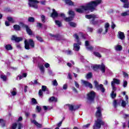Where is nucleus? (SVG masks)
<instances>
[{"mask_svg": "<svg viewBox=\"0 0 129 129\" xmlns=\"http://www.w3.org/2000/svg\"><path fill=\"white\" fill-rule=\"evenodd\" d=\"M102 2V0H95L91 1L86 5V6H81V8H78L76 9V12L79 13V14H83L84 11L86 14L89 13H92L94 12L96 9V7L100 5Z\"/></svg>", "mask_w": 129, "mask_h": 129, "instance_id": "nucleus-1", "label": "nucleus"}, {"mask_svg": "<svg viewBox=\"0 0 129 129\" xmlns=\"http://www.w3.org/2000/svg\"><path fill=\"white\" fill-rule=\"evenodd\" d=\"M97 110L95 113V116L97 119L95 121L93 125V129H99L101 128V125L105 124V122L102 120V109L101 107L98 106L96 108Z\"/></svg>", "mask_w": 129, "mask_h": 129, "instance_id": "nucleus-2", "label": "nucleus"}, {"mask_svg": "<svg viewBox=\"0 0 129 129\" xmlns=\"http://www.w3.org/2000/svg\"><path fill=\"white\" fill-rule=\"evenodd\" d=\"M25 49L26 50H30V46L31 48H35V41L32 39L28 40L25 39L24 41Z\"/></svg>", "mask_w": 129, "mask_h": 129, "instance_id": "nucleus-3", "label": "nucleus"}, {"mask_svg": "<svg viewBox=\"0 0 129 129\" xmlns=\"http://www.w3.org/2000/svg\"><path fill=\"white\" fill-rule=\"evenodd\" d=\"M96 96V94L94 91H92L87 94V99H88V100H89L91 103H94Z\"/></svg>", "mask_w": 129, "mask_h": 129, "instance_id": "nucleus-4", "label": "nucleus"}, {"mask_svg": "<svg viewBox=\"0 0 129 129\" xmlns=\"http://www.w3.org/2000/svg\"><path fill=\"white\" fill-rule=\"evenodd\" d=\"M92 69L94 71H97L98 69H100L102 73H105V66L103 63L100 64H95L93 66Z\"/></svg>", "mask_w": 129, "mask_h": 129, "instance_id": "nucleus-5", "label": "nucleus"}, {"mask_svg": "<svg viewBox=\"0 0 129 129\" xmlns=\"http://www.w3.org/2000/svg\"><path fill=\"white\" fill-rule=\"evenodd\" d=\"M19 25H21L22 28H25L26 31L28 35L29 36H32L33 35V31H32V29L30 28V27H29L28 25L25 24L23 22H22L19 23Z\"/></svg>", "mask_w": 129, "mask_h": 129, "instance_id": "nucleus-6", "label": "nucleus"}, {"mask_svg": "<svg viewBox=\"0 0 129 129\" xmlns=\"http://www.w3.org/2000/svg\"><path fill=\"white\" fill-rule=\"evenodd\" d=\"M28 5L29 7L38 9V5L37 4H39L40 2L37 0H28Z\"/></svg>", "mask_w": 129, "mask_h": 129, "instance_id": "nucleus-7", "label": "nucleus"}, {"mask_svg": "<svg viewBox=\"0 0 129 129\" xmlns=\"http://www.w3.org/2000/svg\"><path fill=\"white\" fill-rule=\"evenodd\" d=\"M49 36H50V37H53V38H54V40H56V41H61L63 40V38L62 37V36H61L59 34L54 35V34H52V33H50Z\"/></svg>", "mask_w": 129, "mask_h": 129, "instance_id": "nucleus-8", "label": "nucleus"}, {"mask_svg": "<svg viewBox=\"0 0 129 129\" xmlns=\"http://www.w3.org/2000/svg\"><path fill=\"white\" fill-rule=\"evenodd\" d=\"M50 17L52 19H56V18H58L59 17V14L57 11H56V10L53 9L52 12L51 13Z\"/></svg>", "mask_w": 129, "mask_h": 129, "instance_id": "nucleus-9", "label": "nucleus"}, {"mask_svg": "<svg viewBox=\"0 0 129 129\" xmlns=\"http://www.w3.org/2000/svg\"><path fill=\"white\" fill-rule=\"evenodd\" d=\"M11 40L15 41L17 43H19V42L23 41V38L22 37H18L16 36V35H12L11 37Z\"/></svg>", "mask_w": 129, "mask_h": 129, "instance_id": "nucleus-10", "label": "nucleus"}, {"mask_svg": "<svg viewBox=\"0 0 129 129\" xmlns=\"http://www.w3.org/2000/svg\"><path fill=\"white\" fill-rule=\"evenodd\" d=\"M83 83L86 87H89V88L91 89L93 88V86H92V84L88 81H84Z\"/></svg>", "mask_w": 129, "mask_h": 129, "instance_id": "nucleus-11", "label": "nucleus"}, {"mask_svg": "<svg viewBox=\"0 0 129 129\" xmlns=\"http://www.w3.org/2000/svg\"><path fill=\"white\" fill-rule=\"evenodd\" d=\"M73 37L74 38H75L76 40H77V43L78 45H81V42L80 41V39L79 38V36H78V35L77 34V33H76L74 35H73Z\"/></svg>", "mask_w": 129, "mask_h": 129, "instance_id": "nucleus-12", "label": "nucleus"}, {"mask_svg": "<svg viewBox=\"0 0 129 129\" xmlns=\"http://www.w3.org/2000/svg\"><path fill=\"white\" fill-rule=\"evenodd\" d=\"M97 90H100L102 93H104L105 92V89L103 87V85L100 84L99 87L97 88Z\"/></svg>", "mask_w": 129, "mask_h": 129, "instance_id": "nucleus-13", "label": "nucleus"}, {"mask_svg": "<svg viewBox=\"0 0 129 129\" xmlns=\"http://www.w3.org/2000/svg\"><path fill=\"white\" fill-rule=\"evenodd\" d=\"M111 84H113V85L117 84V85H119V84H120V81L116 78H114L113 81L111 82Z\"/></svg>", "mask_w": 129, "mask_h": 129, "instance_id": "nucleus-14", "label": "nucleus"}, {"mask_svg": "<svg viewBox=\"0 0 129 129\" xmlns=\"http://www.w3.org/2000/svg\"><path fill=\"white\" fill-rule=\"evenodd\" d=\"M86 19H88V20H90V19H97L96 17V15L94 14L92 15H85Z\"/></svg>", "mask_w": 129, "mask_h": 129, "instance_id": "nucleus-15", "label": "nucleus"}, {"mask_svg": "<svg viewBox=\"0 0 129 129\" xmlns=\"http://www.w3.org/2000/svg\"><path fill=\"white\" fill-rule=\"evenodd\" d=\"M31 122L34 123L38 128H41L42 126V124L39 123L36 120H33Z\"/></svg>", "mask_w": 129, "mask_h": 129, "instance_id": "nucleus-16", "label": "nucleus"}, {"mask_svg": "<svg viewBox=\"0 0 129 129\" xmlns=\"http://www.w3.org/2000/svg\"><path fill=\"white\" fill-rule=\"evenodd\" d=\"M80 45L78 44L77 43H74V49L75 50V51H77V52H78V51H79V50H80Z\"/></svg>", "mask_w": 129, "mask_h": 129, "instance_id": "nucleus-17", "label": "nucleus"}, {"mask_svg": "<svg viewBox=\"0 0 129 129\" xmlns=\"http://www.w3.org/2000/svg\"><path fill=\"white\" fill-rule=\"evenodd\" d=\"M64 1L65 4L68 5V6H74V3H73L72 1L71 0H64Z\"/></svg>", "mask_w": 129, "mask_h": 129, "instance_id": "nucleus-18", "label": "nucleus"}, {"mask_svg": "<svg viewBox=\"0 0 129 129\" xmlns=\"http://www.w3.org/2000/svg\"><path fill=\"white\" fill-rule=\"evenodd\" d=\"M96 18H93L91 20V24L95 26L96 25H98L99 21L98 20H95Z\"/></svg>", "mask_w": 129, "mask_h": 129, "instance_id": "nucleus-19", "label": "nucleus"}, {"mask_svg": "<svg viewBox=\"0 0 129 129\" xmlns=\"http://www.w3.org/2000/svg\"><path fill=\"white\" fill-rule=\"evenodd\" d=\"M118 33L119 39H120V40H123V39H124V38L125 37L124 36V33L120 31H119Z\"/></svg>", "mask_w": 129, "mask_h": 129, "instance_id": "nucleus-20", "label": "nucleus"}, {"mask_svg": "<svg viewBox=\"0 0 129 129\" xmlns=\"http://www.w3.org/2000/svg\"><path fill=\"white\" fill-rule=\"evenodd\" d=\"M49 100L50 102H57V101H58V100L57 99V98L54 96L51 97L49 98Z\"/></svg>", "mask_w": 129, "mask_h": 129, "instance_id": "nucleus-21", "label": "nucleus"}, {"mask_svg": "<svg viewBox=\"0 0 129 129\" xmlns=\"http://www.w3.org/2000/svg\"><path fill=\"white\" fill-rule=\"evenodd\" d=\"M15 31H21V26L18 24H15L13 26Z\"/></svg>", "mask_w": 129, "mask_h": 129, "instance_id": "nucleus-22", "label": "nucleus"}, {"mask_svg": "<svg viewBox=\"0 0 129 129\" xmlns=\"http://www.w3.org/2000/svg\"><path fill=\"white\" fill-rule=\"evenodd\" d=\"M104 28L105 29V32L104 34H106V33H107V32H108V28H109V23H106L105 24V26Z\"/></svg>", "mask_w": 129, "mask_h": 129, "instance_id": "nucleus-23", "label": "nucleus"}, {"mask_svg": "<svg viewBox=\"0 0 129 129\" xmlns=\"http://www.w3.org/2000/svg\"><path fill=\"white\" fill-rule=\"evenodd\" d=\"M93 54L94 56H95L96 57H97L98 58H101L102 57L101 54L98 52L94 51L93 52Z\"/></svg>", "mask_w": 129, "mask_h": 129, "instance_id": "nucleus-24", "label": "nucleus"}, {"mask_svg": "<svg viewBox=\"0 0 129 129\" xmlns=\"http://www.w3.org/2000/svg\"><path fill=\"white\" fill-rule=\"evenodd\" d=\"M73 18L71 17V16H70L69 17H64V20L65 22H71V21H73Z\"/></svg>", "mask_w": 129, "mask_h": 129, "instance_id": "nucleus-25", "label": "nucleus"}, {"mask_svg": "<svg viewBox=\"0 0 129 129\" xmlns=\"http://www.w3.org/2000/svg\"><path fill=\"white\" fill-rule=\"evenodd\" d=\"M39 68L40 70L41 73L44 74V73H45V67H44V66L40 65L39 66Z\"/></svg>", "mask_w": 129, "mask_h": 129, "instance_id": "nucleus-26", "label": "nucleus"}, {"mask_svg": "<svg viewBox=\"0 0 129 129\" xmlns=\"http://www.w3.org/2000/svg\"><path fill=\"white\" fill-rule=\"evenodd\" d=\"M5 49L7 51H10L11 50H13V46L11 44H7L5 46Z\"/></svg>", "mask_w": 129, "mask_h": 129, "instance_id": "nucleus-27", "label": "nucleus"}, {"mask_svg": "<svg viewBox=\"0 0 129 129\" xmlns=\"http://www.w3.org/2000/svg\"><path fill=\"white\" fill-rule=\"evenodd\" d=\"M69 15L72 18H74V17H75V13H74V11L72 10H70L69 11Z\"/></svg>", "mask_w": 129, "mask_h": 129, "instance_id": "nucleus-28", "label": "nucleus"}, {"mask_svg": "<svg viewBox=\"0 0 129 129\" xmlns=\"http://www.w3.org/2000/svg\"><path fill=\"white\" fill-rule=\"evenodd\" d=\"M55 25H56L57 26H58V27H59V28L62 27V22H61V21L59 20H55Z\"/></svg>", "mask_w": 129, "mask_h": 129, "instance_id": "nucleus-29", "label": "nucleus"}, {"mask_svg": "<svg viewBox=\"0 0 129 129\" xmlns=\"http://www.w3.org/2000/svg\"><path fill=\"white\" fill-rule=\"evenodd\" d=\"M67 106H68L70 110H71V111H73V110H75V108H74V106L71 104H67Z\"/></svg>", "mask_w": 129, "mask_h": 129, "instance_id": "nucleus-30", "label": "nucleus"}, {"mask_svg": "<svg viewBox=\"0 0 129 129\" xmlns=\"http://www.w3.org/2000/svg\"><path fill=\"white\" fill-rule=\"evenodd\" d=\"M86 78H87V79H91V78H92V72L88 73L86 75Z\"/></svg>", "mask_w": 129, "mask_h": 129, "instance_id": "nucleus-31", "label": "nucleus"}, {"mask_svg": "<svg viewBox=\"0 0 129 129\" xmlns=\"http://www.w3.org/2000/svg\"><path fill=\"white\" fill-rule=\"evenodd\" d=\"M0 123L1 124L2 127H5V126H6V121L4 119H0Z\"/></svg>", "mask_w": 129, "mask_h": 129, "instance_id": "nucleus-32", "label": "nucleus"}, {"mask_svg": "<svg viewBox=\"0 0 129 129\" xmlns=\"http://www.w3.org/2000/svg\"><path fill=\"white\" fill-rule=\"evenodd\" d=\"M122 17H126V16H129V10H127L126 12L122 13L121 14Z\"/></svg>", "mask_w": 129, "mask_h": 129, "instance_id": "nucleus-33", "label": "nucleus"}, {"mask_svg": "<svg viewBox=\"0 0 129 129\" xmlns=\"http://www.w3.org/2000/svg\"><path fill=\"white\" fill-rule=\"evenodd\" d=\"M122 50V46L120 45H118L115 47L116 51H121Z\"/></svg>", "mask_w": 129, "mask_h": 129, "instance_id": "nucleus-34", "label": "nucleus"}, {"mask_svg": "<svg viewBox=\"0 0 129 129\" xmlns=\"http://www.w3.org/2000/svg\"><path fill=\"white\" fill-rule=\"evenodd\" d=\"M7 20L9 22L12 23V24H14V23H15V20H14V18H13V17H8Z\"/></svg>", "mask_w": 129, "mask_h": 129, "instance_id": "nucleus-35", "label": "nucleus"}, {"mask_svg": "<svg viewBox=\"0 0 129 129\" xmlns=\"http://www.w3.org/2000/svg\"><path fill=\"white\" fill-rule=\"evenodd\" d=\"M11 93L13 96L17 95V89L16 88H13V91L11 92Z\"/></svg>", "mask_w": 129, "mask_h": 129, "instance_id": "nucleus-36", "label": "nucleus"}, {"mask_svg": "<svg viewBox=\"0 0 129 129\" xmlns=\"http://www.w3.org/2000/svg\"><path fill=\"white\" fill-rule=\"evenodd\" d=\"M41 22L43 23V24H45V23H46V17L45 16V15H42L41 16Z\"/></svg>", "mask_w": 129, "mask_h": 129, "instance_id": "nucleus-37", "label": "nucleus"}, {"mask_svg": "<svg viewBox=\"0 0 129 129\" xmlns=\"http://www.w3.org/2000/svg\"><path fill=\"white\" fill-rule=\"evenodd\" d=\"M111 98L114 99L116 97V93H114V91H112L111 93L110 94Z\"/></svg>", "mask_w": 129, "mask_h": 129, "instance_id": "nucleus-38", "label": "nucleus"}, {"mask_svg": "<svg viewBox=\"0 0 129 129\" xmlns=\"http://www.w3.org/2000/svg\"><path fill=\"white\" fill-rule=\"evenodd\" d=\"M28 21L30 23H34L35 22V18L34 17H29L28 19Z\"/></svg>", "mask_w": 129, "mask_h": 129, "instance_id": "nucleus-39", "label": "nucleus"}, {"mask_svg": "<svg viewBox=\"0 0 129 129\" xmlns=\"http://www.w3.org/2000/svg\"><path fill=\"white\" fill-rule=\"evenodd\" d=\"M69 25L71 27H72V28H76V26H77V24L73 22H70Z\"/></svg>", "mask_w": 129, "mask_h": 129, "instance_id": "nucleus-40", "label": "nucleus"}, {"mask_svg": "<svg viewBox=\"0 0 129 129\" xmlns=\"http://www.w3.org/2000/svg\"><path fill=\"white\" fill-rule=\"evenodd\" d=\"M121 106H122V107H125V106H126V102L124 101V100H122Z\"/></svg>", "mask_w": 129, "mask_h": 129, "instance_id": "nucleus-41", "label": "nucleus"}, {"mask_svg": "<svg viewBox=\"0 0 129 129\" xmlns=\"http://www.w3.org/2000/svg\"><path fill=\"white\" fill-rule=\"evenodd\" d=\"M32 104H38V102H37V100L35 99V98H32L31 99Z\"/></svg>", "mask_w": 129, "mask_h": 129, "instance_id": "nucleus-42", "label": "nucleus"}, {"mask_svg": "<svg viewBox=\"0 0 129 129\" xmlns=\"http://www.w3.org/2000/svg\"><path fill=\"white\" fill-rule=\"evenodd\" d=\"M113 105L115 108H116V107H117V100L116 99L114 100L113 102Z\"/></svg>", "mask_w": 129, "mask_h": 129, "instance_id": "nucleus-43", "label": "nucleus"}, {"mask_svg": "<svg viewBox=\"0 0 129 129\" xmlns=\"http://www.w3.org/2000/svg\"><path fill=\"white\" fill-rule=\"evenodd\" d=\"M36 38L38 41H39V42H44V40L41 36H36Z\"/></svg>", "mask_w": 129, "mask_h": 129, "instance_id": "nucleus-44", "label": "nucleus"}, {"mask_svg": "<svg viewBox=\"0 0 129 129\" xmlns=\"http://www.w3.org/2000/svg\"><path fill=\"white\" fill-rule=\"evenodd\" d=\"M48 88H47V86H42L41 90L45 92V91H48Z\"/></svg>", "mask_w": 129, "mask_h": 129, "instance_id": "nucleus-45", "label": "nucleus"}, {"mask_svg": "<svg viewBox=\"0 0 129 129\" xmlns=\"http://www.w3.org/2000/svg\"><path fill=\"white\" fill-rule=\"evenodd\" d=\"M17 126H18V124L16 122H15L12 124V125L11 126L12 129H16Z\"/></svg>", "mask_w": 129, "mask_h": 129, "instance_id": "nucleus-46", "label": "nucleus"}, {"mask_svg": "<svg viewBox=\"0 0 129 129\" xmlns=\"http://www.w3.org/2000/svg\"><path fill=\"white\" fill-rule=\"evenodd\" d=\"M1 78L3 79V81H7V76L4 75H1Z\"/></svg>", "mask_w": 129, "mask_h": 129, "instance_id": "nucleus-47", "label": "nucleus"}, {"mask_svg": "<svg viewBox=\"0 0 129 129\" xmlns=\"http://www.w3.org/2000/svg\"><path fill=\"white\" fill-rule=\"evenodd\" d=\"M94 83L95 88L96 89L98 88V87H99V85L98 84V82H97V81H94Z\"/></svg>", "mask_w": 129, "mask_h": 129, "instance_id": "nucleus-48", "label": "nucleus"}, {"mask_svg": "<svg viewBox=\"0 0 129 129\" xmlns=\"http://www.w3.org/2000/svg\"><path fill=\"white\" fill-rule=\"evenodd\" d=\"M123 7L124 8V9H128L129 8V2H128V3H124Z\"/></svg>", "mask_w": 129, "mask_h": 129, "instance_id": "nucleus-49", "label": "nucleus"}, {"mask_svg": "<svg viewBox=\"0 0 129 129\" xmlns=\"http://www.w3.org/2000/svg\"><path fill=\"white\" fill-rule=\"evenodd\" d=\"M37 28H40L42 29V27H43V24L41 23H37L36 25Z\"/></svg>", "mask_w": 129, "mask_h": 129, "instance_id": "nucleus-50", "label": "nucleus"}, {"mask_svg": "<svg viewBox=\"0 0 129 129\" xmlns=\"http://www.w3.org/2000/svg\"><path fill=\"white\" fill-rule=\"evenodd\" d=\"M111 85L112 86V91H114V92L115 91H116V87H115V85H113V84H111Z\"/></svg>", "mask_w": 129, "mask_h": 129, "instance_id": "nucleus-51", "label": "nucleus"}, {"mask_svg": "<svg viewBox=\"0 0 129 129\" xmlns=\"http://www.w3.org/2000/svg\"><path fill=\"white\" fill-rule=\"evenodd\" d=\"M36 110H37L38 112H41V110H42V108L40 107V106H36Z\"/></svg>", "mask_w": 129, "mask_h": 129, "instance_id": "nucleus-52", "label": "nucleus"}, {"mask_svg": "<svg viewBox=\"0 0 129 129\" xmlns=\"http://www.w3.org/2000/svg\"><path fill=\"white\" fill-rule=\"evenodd\" d=\"M53 86H58V82H57V80H54L53 82Z\"/></svg>", "mask_w": 129, "mask_h": 129, "instance_id": "nucleus-53", "label": "nucleus"}, {"mask_svg": "<svg viewBox=\"0 0 129 129\" xmlns=\"http://www.w3.org/2000/svg\"><path fill=\"white\" fill-rule=\"evenodd\" d=\"M23 127V124L21 122L18 123V129H22Z\"/></svg>", "mask_w": 129, "mask_h": 129, "instance_id": "nucleus-54", "label": "nucleus"}, {"mask_svg": "<svg viewBox=\"0 0 129 129\" xmlns=\"http://www.w3.org/2000/svg\"><path fill=\"white\" fill-rule=\"evenodd\" d=\"M72 89L73 91L75 92V93H78V91H77V89L76 88L73 87L72 88Z\"/></svg>", "mask_w": 129, "mask_h": 129, "instance_id": "nucleus-55", "label": "nucleus"}, {"mask_svg": "<svg viewBox=\"0 0 129 129\" xmlns=\"http://www.w3.org/2000/svg\"><path fill=\"white\" fill-rule=\"evenodd\" d=\"M89 126H90V123H88L86 125H84L83 126V128H88V127H89Z\"/></svg>", "mask_w": 129, "mask_h": 129, "instance_id": "nucleus-56", "label": "nucleus"}, {"mask_svg": "<svg viewBox=\"0 0 129 129\" xmlns=\"http://www.w3.org/2000/svg\"><path fill=\"white\" fill-rule=\"evenodd\" d=\"M38 95H39V96H43V91L42 90V89L39 90Z\"/></svg>", "mask_w": 129, "mask_h": 129, "instance_id": "nucleus-57", "label": "nucleus"}, {"mask_svg": "<svg viewBox=\"0 0 129 129\" xmlns=\"http://www.w3.org/2000/svg\"><path fill=\"white\" fill-rule=\"evenodd\" d=\"M127 86V82L126 81H123V87L125 88Z\"/></svg>", "mask_w": 129, "mask_h": 129, "instance_id": "nucleus-58", "label": "nucleus"}, {"mask_svg": "<svg viewBox=\"0 0 129 129\" xmlns=\"http://www.w3.org/2000/svg\"><path fill=\"white\" fill-rule=\"evenodd\" d=\"M123 73V77H127V78H128V74H127V73L124 72H122Z\"/></svg>", "mask_w": 129, "mask_h": 129, "instance_id": "nucleus-59", "label": "nucleus"}, {"mask_svg": "<svg viewBox=\"0 0 129 129\" xmlns=\"http://www.w3.org/2000/svg\"><path fill=\"white\" fill-rule=\"evenodd\" d=\"M87 49L88 50H90V51H92V50H93V46H90L89 47H87Z\"/></svg>", "mask_w": 129, "mask_h": 129, "instance_id": "nucleus-60", "label": "nucleus"}, {"mask_svg": "<svg viewBox=\"0 0 129 129\" xmlns=\"http://www.w3.org/2000/svg\"><path fill=\"white\" fill-rule=\"evenodd\" d=\"M75 85L76 88H79V84L77 83L76 81H75Z\"/></svg>", "mask_w": 129, "mask_h": 129, "instance_id": "nucleus-61", "label": "nucleus"}, {"mask_svg": "<svg viewBox=\"0 0 129 129\" xmlns=\"http://www.w3.org/2000/svg\"><path fill=\"white\" fill-rule=\"evenodd\" d=\"M102 31H103V29H102V28L99 29L97 31L98 34H101V33H102Z\"/></svg>", "mask_w": 129, "mask_h": 129, "instance_id": "nucleus-62", "label": "nucleus"}, {"mask_svg": "<svg viewBox=\"0 0 129 129\" xmlns=\"http://www.w3.org/2000/svg\"><path fill=\"white\" fill-rule=\"evenodd\" d=\"M62 120L60 121L59 123H58L57 124V126H58V127H60V126H61V125H62Z\"/></svg>", "mask_w": 129, "mask_h": 129, "instance_id": "nucleus-63", "label": "nucleus"}, {"mask_svg": "<svg viewBox=\"0 0 129 129\" xmlns=\"http://www.w3.org/2000/svg\"><path fill=\"white\" fill-rule=\"evenodd\" d=\"M44 66H45V68H49V67H50V64H49L48 62H46L44 64Z\"/></svg>", "mask_w": 129, "mask_h": 129, "instance_id": "nucleus-64", "label": "nucleus"}]
</instances>
